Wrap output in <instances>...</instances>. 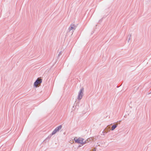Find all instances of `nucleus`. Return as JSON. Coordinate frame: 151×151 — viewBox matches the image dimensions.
Here are the masks:
<instances>
[{
    "instance_id": "1",
    "label": "nucleus",
    "mask_w": 151,
    "mask_h": 151,
    "mask_svg": "<svg viewBox=\"0 0 151 151\" xmlns=\"http://www.w3.org/2000/svg\"><path fill=\"white\" fill-rule=\"evenodd\" d=\"M74 140L76 143L81 144L82 145L85 144V143H84V139L81 138H75L74 139Z\"/></svg>"
},
{
    "instance_id": "2",
    "label": "nucleus",
    "mask_w": 151,
    "mask_h": 151,
    "mask_svg": "<svg viewBox=\"0 0 151 151\" xmlns=\"http://www.w3.org/2000/svg\"><path fill=\"white\" fill-rule=\"evenodd\" d=\"M84 88H81L79 91L78 95L77 97V99L79 100H81L83 96Z\"/></svg>"
},
{
    "instance_id": "3",
    "label": "nucleus",
    "mask_w": 151,
    "mask_h": 151,
    "mask_svg": "<svg viewBox=\"0 0 151 151\" xmlns=\"http://www.w3.org/2000/svg\"><path fill=\"white\" fill-rule=\"evenodd\" d=\"M62 126L61 125H60L58 127H57L52 132L51 135H53L55 134L56 132H58L62 128Z\"/></svg>"
},
{
    "instance_id": "4",
    "label": "nucleus",
    "mask_w": 151,
    "mask_h": 151,
    "mask_svg": "<svg viewBox=\"0 0 151 151\" xmlns=\"http://www.w3.org/2000/svg\"><path fill=\"white\" fill-rule=\"evenodd\" d=\"M42 82V80L41 79L38 78L36 81L34 82V86L37 87L38 85L41 83Z\"/></svg>"
},
{
    "instance_id": "5",
    "label": "nucleus",
    "mask_w": 151,
    "mask_h": 151,
    "mask_svg": "<svg viewBox=\"0 0 151 151\" xmlns=\"http://www.w3.org/2000/svg\"><path fill=\"white\" fill-rule=\"evenodd\" d=\"M76 27L74 24H71L69 28V30L70 31L73 32L76 29Z\"/></svg>"
},
{
    "instance_id": "6",
    "label": "nucleus",
    "mask_w": 151,
    "mask_h": 151,
    "mask_svg": "<svg viewBox=\"0 0 151 151\" xmlns=\"http://www.w3.org/2000/svg\"><path fill=\"white\" fill-rule=\"evenodd\" d=\"M91 139L92 138H88L86 140H84V143H85V144L86 143H88L90 142Z\"/></svg>"
},
{
    "instance_id": "7",
    "label": "nucleus",
    "mask_w": 151,
    "mask_h": 151,
    "mask_svg": "<svg viewBox=\"0 0 151 151\" xmlns=\"http://www.w3.org/2000/svg\"><path fill=\"white\" fill-rule=\"evenodd\" d=\"M117 125H118V124H114V125H113L111 127V130H112V131L114 130L116 127Z\"/></svg>"
},
{
    "instance_id": "8",
    "label": "nucleus",
    "mask_w": 151,
    "mask_h": 151,
    "mask_svg": "<svg viewBox=\"0 0 151 151\" xmlns=\"http://www.w3.org/2000/svg\"><path fill=\"white\" fill-rule=\"evenodd\" d=\"M131 36V35H130L129 37V38L128 40V42H129V41L130 40Z\"/></svg>"
},
{
    "instance_id": "9",
    "label": "nucleus",
    "mask_w": 151,
    "mask_h": 151,
    "mask_svg": "<svg viewBox=\"0 0 151 151\" xmlns=\"http://www.w3.org/2000/svg\"><path fill=\"white\" fill-rule=\"evenodd\" d=\"M96 149L95 148L92 151H96Z\"/></svg>"
}]
</instances>
